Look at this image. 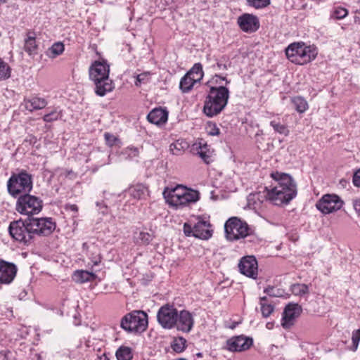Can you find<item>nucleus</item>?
I'll return each instance as SVG.
<instances>
[{
    "instance_id": "3",
    "label": "nucleus",
    "mask_w": 360,
    "mask_h": 360,
    "mask_svg": "<svg viewBox=\"0 0 360 360\" xmlns=\"http://www.w3.org/2000/svg\"><path fill=\"white\" fill-rule=\"evenodd\" d=\"M229 98V90L226 86L211 87L204 103V113L210 117L219 115L226 106Z\"/></svg>"
},
{
    "instance_id": "43",
    "label": "nucleus",
    "mask_w": 360,
    "mask_h": 360,
    "mask_svg": "<svg viewBox=\"0 0 360 360\" xmlns=\"http://www.w3.org/2000/svg\"><path fill=\"white\" fill-rule=\"evenodd\" d=\"M153 238V236L146 232H140L138 237V240L143 245H148Z\"/></svg>"
},
{
    "instance_id": "15",
    "label": "nucleus",
    "mask_w": 360,
    "mask_h": 360,
    "mask_svg": "<svg viewBox=\"0 0 360 360\" xmlns=\"http://www.w3.org/2000/svg\"><path fill=\"white\" fill-rule=\"evenodd\" d=\"M239 27L245 32L252 33L257 31L259 27L258 18L250 13H244L239 16L237 20Z\"/></svg>"
},
{
    "instance_id": "59",
    "label": "nucleus",
    "mask_w": 360,
    "mask_h": 360,
    "mask_svg": "<svg viewBox=\"0 0 360 360\" xmlns=\"http://www.w3.org/2000/svg\"><path fill=\"white\" fill-rule=\"evenodd\" d=\"M93 262L94 265H98L101 262V259H98V260L94 261Z\"/></svg>"
},
{
    "instance_id": "26",
    "label": "nucleus",
    "mask_w": 360,
    "mask_h": 360,
    "mask_svg": "<svg viewBox=\"0 0 360 360\" xmlns=\"http://www.w3.org/2000/svg\"><path fill=\"white\" fill-rule=\"evenodd\" d=\"M96 277L94 273L84 270H77L73 274V279L77 283H85L90 281Z\"/></svg>"
},
{
    "instance_id": "35",
    "label": "nucleus",
    "mask_w": 360,
    "mask_h": 360,
    "mask_svg": "<svg viewBox=\"0 0 360 360\" xmlns=\"http://www.w3.org/2000/svg\"><path fill=\"white\" fill-rule=\"evenodd\" d=\"M224 81L226 82V84L230 83V81H229L226 77H221L219 75H215L207 82L206 84L210 89L213 86L219 87V86H223L222 82Z\"/></svg>"
},
{
    "instance_id": "39",
    "label": "nucleus",
    "mask_w": 360,
    "mask_h": 360,
    "mask_svg": "<svg viewBox=\"0 0 360 360\" xmlns=\"http://www.w3.org/2000/svg\"><path fill=\"white\" fill-rule=\"evenodd\" d=\"M261 311L264 317H268L274 311V306L266 303V297L260 298Z\"/></svg>"
},
{
    "instance_id": "10",
    "label": "nucleus",
    "mask_w": 360,
    "mask_h": 360,
    "mask_svg": "<svg viewBox=\"0 0 360 360\" xmlns=\"http://www.w3.org/2000/svg\"><path fill=\"white\" fill-rule=\"evenodd\" d=\"M27 222L32 227L34 237L35 235L49 236L56 227V223L51 218L29 217Z\"/></svg>"
},
{
    "instance_id": "8",
    "label": "nucleus",
    "mask_w": 360,
    "mask_h": 360,
    "mask_svg": "<svg viewBox=\"0 0 360 360\" xmlns=\"http://www.w3.org/2000/svg\"><path fill=\"white\" fill-rule=\"evenodd\" d=\"M27 219L25 221L17 220L11 222L8 232L11 236L16 241L27 245L34 238L33 232Z\"/></svg>"
},
{
    "instance_id": "22",
    "label": "nucleus",
    "mask_w": 360,
    "mask_h": 360,
    "mask_svg": "<svg viewBox=\"0 0 360 360\" xmlns=\"http://www.w3.org/2000/svg\"><path fill=\"white\" fill-rule=\"evenodd\" d=\"M147 119L150 123L157 125L165 124L168 119V112L161 108H156L149 112Z\"/></svg>"
},
{
    "instance_id": "13",
    "label": "nucleus",
    "mask_w": 360,
    "mask_h": 360,
    "mask_svg": "<svg viewBox=\"0 0 360 360\" xmlns=\"http://www.w3.org/2000/svg\"><path fill=\"white\" fill-rule=\"evenodd\" d=\"M193 150L205 164L208 165L214 161V150L205 141L200 139L196 141L193 145Z\"/></svg>"
},
{
    "instance_id": "61",
    "label": "nucleus",
    "mask_w": 360,
    "mask_h": 360,
    "mask_svg": "<svg viewBox=\"0 0 360 360\" xmlns=\"http://www.w3.org/2000/svg\"><path fill=\"white\" fill-rule=\"evenodd\" d=\"M197 356H202V354H201V353H198V354H197Z\"/></svg>"
},
{
    "instance_id": "14",
    "label": "nucleus",
    "mask_w": 360,
    "mask_h": 360,
    "mask_svg": "<svg viewBox=\"0 0 360 360\" xmlns=\"http://www.w3.org/2000/svg\"><path fill=\"white\" fill-rule=\"evenodd\" d=\"M197 219L198 221L194 224V237L202 240H208L213 234L210 220L200 216Z\"/></svg>"
},
{
    "instance_id": "32",
    "label": "nucleus",
    "mask_w": 360,
    "mask_h": 360,
    "mask_svg": "<svg viewBox=\"0 0 360 360\" xmlns=\"http://www.w3.org/2000/svg\"><path fill=\"white\" fill-rule=\"evenodd\" d=\"M295 109L299 113H303L308 109L307 101L302 96H296L291 99Z\"/></svg>"
},
{
    "instance_id": "17",
    "label": "nucleus",
    "mask_w": 360,
    "mask_h": 360,
    "mask_svg": "<svg viewBox=\"0 0 360 360\" xmlns=\"http://www.w3.org/2000/svg\"><path fill=\"white\" fill-rule=\"evenodd\" d=\"M302 312V307L298 304H288L283 311L281 325L284 328H289L294 324V321Z\"/></svg>"
},
{
    "instance_id": "30",
    "label": "nucleus",
    "mask_w": 360,
    "mask_h": 360,
    "mask_svg": "<svg viewBox=\"0 0 360 360\" xmlns=\"http://www.w3.org/2000/svg\"><path fill=\"white\" fill-rule=\"evenodd\" d=\"M187 74L191 76L193 81L195 83L199 82L204 75L202 65L199 63H195Z\"/></svg>"
},
{
    "instance_id": "45",
    "label": "nucleus",
    "mask_w": 360,
    "mask_h": 360,
    "mask_svg": "<svg viewBox=\"0 0 360 360\" xmlns=\"http://www.w3.org/2000/svg\"><path fill=\"white\" fill-rule=\"evenodd\" d=\"M352 340V350L355 352L358 348V345H359V343L360 341V329L356 330L353 332Z\"/></svg>"
},
{
    "instance_id": "60",
    "label": "nucleus",
    "mask_w": 360,
    "mask_h": 360,
    "mask_svg": "<svg viewBox=\"0 0 360 360\" xmlns=\"http://www.w3.org/2000/svg\"><path fill=\"white\" fill-rule=\"evenodd\" d=\"M7 2V0H0V4H5Z\"/></svg>"
},
{
    "instance_id": "38",
    "label": "nucleus",
    "mask_w": 360,
    "mask_h": 360,
    "mask_svg": "<svg viewBox=\"0 0 360 360\" xmlns=\"http://www.w3.org/2000/svg\"><path fill=\"white\" fill-rule=\"evenodd\" d=\"M11 69L8 63L0 58V80H6L11 77Z\"/></svg>"
},
{
    "instance_id": "1",
    "label": "nucleus",
    "mask_w": 360,
    "mask_h": 360,
    "mask_svg": "<svg viewBox=\"0 0 360 360\" xmlns=\"http://www.w3.org/2000/svg\"><path fill=\"white\" fill-rule=\"evenodd\" d=\"M271 176L277 181V184L271 189L266 187V193H255L250 194L248 197V204L252 205L255 208L259 207L264 200H269L275 205H281L288 203L297 195V185L288 174L275 172Z\"/></svg>"
},
{
    "instance_id": "54",
    "label": "nucleus",
    "mask_w": 360,
    "mask_h": 360,
    "mask_svg": "<svg viewBox=\"0 0 360 360\" xmlns=\"http://www.w3.org/2000/svg\"><path fill=\"white\" fill-rule=\"evenodd\" d=\"M353 206L356 212L360 213V199L354 200L353 202Z\"/></svg>"
},
{
    "instance_id": "50",
    "label": "nucleus",
    "mask_w": 360,
    "mask_h": 360,
    "mask_svg": "<svg viewBox=\"0 0 360 360\" xmlns=\"http://www.w3.org/2000/svg\"><path fill=\"white\" fill-rule=\"evenodd\" d=\"M264 292L268 294L269 296L271 297H279L281 296L280 293L278 292V290L276 289L273 286H269L266 288L264 289Z\"/></svg>"
},
{
    "instance_id": "51",
    "label": "nucleus",
    "mask_w": 360,
    "mask_h": 360,
    "mask_svg": "<svg viewBox=\"0 0 360 360\" xmlns=\"http://www.w3.org/2000/svg\"><path fill=\"white\" fill-rule=\"evenodd\" d=\"M188 204H189V202L188 201L186 195H182L181 198H179L176 202H174V203H172V205L175 206V207H179V206H184Z\"/></svg>"
},
{
    "instance_id": "29",
    "label": "nucleus",
    "mask_w": 360,
    "mask_h": 360,
    "mask_svg": "<svg viewBox=\"0 0 360 360\" xmlns=\"http://www.w3.org/2000/svg\"><path fill=\"white\" fill-rule=\"evenodd\" d=\"M115 356L117 360H131L132 349L129 347L120 346L116 351Z\"/></svg>"
},
{
    "instance_id": "56",
    "label": "nucleus",
    "mask_w": 360,
    "mask_h": 360,
    "mask_svg": "<svg viewBox=\"0 0 360 360\" xmlns=\"http://www.w3.org/2000/svg\"><path fill=\"white\" fill-rule=\"evenodd\" d=\"M217 68L219 70H227L226 65L224 64V63H219V62L217 63Z\"/></svg>"
},
{
    "instance_id": "36",
    "label": "nucleus",
    "mask_w": 360,
    "mask_h": 360,
    "mask_svg": "<svg viewBox=\"0 0 360 360\" xmlns=\"http://www.w3.org/2000/svg\"><path fill=\"white\" fill-rule=\"evenodd\" d=\"M270 125L272 127L275 132L284 136L289 134V129L285 124H281L279 120H274L270 122Z\"/></svg>"
},
{
    "instance_id": "11",
    "label": "nucleus",
    "mask_w": 360,
    "mask_h": 360,
    "mask_svg": "<svg viewBox=\"0 0 360 360\" xmlns=\"http://www.w3.org/2000/svg\"><path fill=\"white\" fill-rule=\"evenodd\" d=\"M343 201L336 195H324L316 204V208L326 214L340 210Z\"/></svg>"
},
{
    "instance_id": "44",
    "label": "nucleus",
    "mask_w": 360,
    "mask_h": 360,
    "mask_svg": "<svg viewBox=\"0 0 360 360\" xmlns=\"http://www.w3.org/2000/svg\"><path fill=\"white\" fill-rule=\"evenodd\" d=\"M60 117V112L56 110H53L50 113L46 114L43 117V120L46 122H51L53 121L58 120Z\"/></svg>"
},
{
    "instance_id": "5",
    "label": "nucleus",
    "mask_w": 360,
    "mask_h": 360,
    "mask_svg": "<svg viewBox=\"0 0 360 360\" xmlns=\"http://www.w3.org/2000/svg\"><path fill=\"white\" fill-rule=\"evenodd\" d=\"M224 231L226 238L230 241L245 238L252 233L247 222L237 217H232L225 222Z\"/></svg>"
},
{
    "instance_id": "9",
    "label": "nucleus",
    "mask_w": 360,
    "mask_h": 360,
    "mask_svg": "<svg viewBox=\"0 0 360 360\" xmlns=\"http://www.w3.org/2000/svg\"><path fill=\"white\" fill-rule=\"evenodd\" d=\"M179 311L173 305L165 304L162 306L157 314V319L160 325L165 329H172L176 323Z\"/></svg>"
},
{
    "instance_id": "46",
    "label": "nucleus",
    "mask_w": 360,
    "mask_h": 360,
    "mask_svg": "<svg viewBox=\"0 0 360 360\" xmlns=\"http://www.w3.org/2000/svg\"><path fill=\"white\" fill-rule=\"evenodd\" d=\"M149 79H150V73L149 72H143V73L139 74L136 77L135 85L140 86L142 83H146L149 81Z\"/></svg>"
},
{
    "instance_id": "48",
    "label": "nucleus",
    "mask_w": 360,
    "mask_h": 360,
    "mask_svg": "<svg viewBox=\"0 0 360 360\" xmlns=\"http://www.w3.org/2000/svg\"><path fill=\"white\" fill-rule=\"evenodd\" d=\"M348 14V11L347 9L344 8H338L333 13V17L335 19H343Z\"/></svg>"
},
{
    "instance_id": "28",
    "label": "nucleus",
    "mask_w": 360,
    "mask_h": 360,
    "mask_svg": "<svg viewBox=\"0 0 360 360\" xmlns=\"http://www.w3.org/2000/svg\"><path fill=\"white\" fill-rule=\"evenodd\" d=\"M186 340L181 337H175L171 342V347L176 353H181L186 348Z\"/></svg>"
},
{
    "instance_id": "37",
    "label": "nucleus",
    "mask_w": 360,
    "mask_h": 360,
    "mask_svg": "<svg viewBox=\"0 0 360 360\" xmlns=\"http://www.w3.org/2000/svg\"><path fill=\"white\" fill-rule=\"evenodd\" d=\"M290 290L293 295L302 296L309 292V288L303 283H295L291 285Z\"/></svg>"
},
{
    "instance_id": "55",
    "label": "nucleus",
    "mask_w": 360,
    "mask_h": 360,
    "mask_svg": "<svg viewBox=\"0 0 360 360\" xmlns=\"http://www.w3.org/2000/svg\"><path fill=\"white\" fill-rule=\"evenodd\" d=\"M354 22L360 24V10H357L355 12Z\"/></svg>"
},
{
    "instance_id": "4",
    "label": "nucleus",
    "mask_w": 360,
    "mask_h": 360,
    "mask_svg": "<svg viewBox=\"0 0 360 360\" xmlns=\"http://www.w3.org/2000/svg\"><path fill=\"white\" fill-rule=\"evenodd\" d=\"M32 187V175L25 169H19L17 172L12 173L7 181L8 192L14 198L22 193H30Z\"/></svg>"
},
{
    "instance_id": "18",
    "label": "nucleus",
    "mask_w": 360,
    "mask_h": 360,
    "mask_svg": "<svg viewBox=\"0 0 360 360\" xmlns=\"http://www.w3.org/2000/svg\"><path fill=\"white\" fill-rule=\"evenodd\" d=\"M17 266L13 264L4 260L0 261V283H11L16 276Z\"/></svg>"
},
{
    "instance_id": "49",
    "label": "nucleus",
    "mask_w": 360,
    "mask_h": 360,
    "mask_svg": "<svg viewBox=\"0 0 360 360\" xmlns=\"http://www.w3.org/2000/svg\"><path fill=\"white\" fill-rule=\"evenodd\" d=\"M184 233L186 236H193L194 237V225L192 226L188 223H184L183 227Z\"/></svg>"
},
{
    "instance_id": "16",
    "label": "nucleus",
    "mask_w": 360,
    "mask_h": 360,
    "mask_svg": "<svg viewBox=\"0 0 360 360\" xmlns=\"http://www.w3.org/2000/svg\"><path fill=\"white\" fill-rule=\"evenodd\" d=\"M174 328L178 331L185 333H190L194 325V319L192 314L187 310H181L178 312Z\"/></svg>"
},
{
    "instance_id": "31",
    "label": "nucleus",
    "mask_w": 360,
    "mask_h": 360,
    "mask_svg": "<svg viewBox=\"0 0 360 360\" xmlns=\"http://www.w3.org/2000/svg\"><path fill=\"white\" fill-rule=\"evenodd\" d=\"M65 50L64 44L62 42H55L46 52V55L51 58H55L61 55Z\"/></svg>"
},
{
    "instance_id": "41",
    "label": "nucleus",
    "mask_w": 360,
    "mask_h": 360,
    "mask_svg": "<svg viewBox=\"0 0 360 360\" xmlns=\"http://www.w3.org/2000/svg\"><path fill=\"white\" fill-rule=\"evenodd\" d=\"M249 6L256 9H261L267 7L270 4V0H246Z\"/></svg>"
},
{
    "instance_id": "2",
    "label": "nucleus",
    "mask_w": 360,
    "mask_h": 360,
    "mask_svg": "<svg viewBox=\"0 0 360 360\" xmlns=\"http://www.w3.org/2000/svg\"><path fill=\"white\" fill-rule=\"evenodd\" d=\"M110 66L106 61H94L89 69V79L94 84L95 94L101 97L115 89V84L109 77Z\"/></svg>"
},
{
    "instance_id": "6",
    "label": "nucleus",
    "mask_w": 360,
    "mask_h": 360,
    "mask_svg": "<svg viewBox=\"0 0 360 360\" xmlns=\"http://www.w3.org/2000/svg\"><path fill=\"white\" fill-rule=\"evenodd\" d=\"M148 326V316L143 311H134L125 315L121 321V327L129 332H143Z\"/></svg>"
},
{
    "instance_id": "42",
    "label": "nucleus",
    "mask_w": 360,
    "mask_h": 360,
    "mask_svg": "<svg viewBox=\"0 0 360 360\" xmlns=\"http://www.w3.org/2000/svg\"><path fill=\"white\" fill-rule=\"evenodd\" d=\"M185 195L189 203L195 202L199 200V193L194 190H186Z\"/></svg>"
},
{
    "instance_id": "12",
    "label": "nucleus",
    "mask_w": 360,
    "mask_h": 360,
    "mask_svg": "<svg viewBox=\"0 0 360 360\" xmlns=\"http://www.w3.org/2000/svg\"><path fill=\"white\" fill-rule=\"evenodd\" d=\"M239 271L250 278H256L258 273V264L252 255L242 257L238 263Z\"/></svg>"
},
{
    "instance_id": "33",
    "label": "nucleus",
    "mask_w": 360,
    "mask_h": 360,
    "mask_svg": "<svg viewBox=\"0 0 360 360\" xmlns=\"http://www.w3.org/2000/svg\"><path fill=\"white\" fill-rule=\"evenodd\" d=\"M195 82L193 81L191 76L187 73L181 79L179 88L184 93L190 91Z\"/></svg>"
},
{
    "instance_id": "40",
    "label": "nucleus",
    "mask_w": 360,
    "mask_h": 360,
    "mask_svg": "<svg viewBox=\"0 0 360 360\" xmlns=\"http://www.w3.org/2000/svg\"><path fill=\"white\" fill-rule=\"evenodd\" d=\"M186 146V143L176 141L169 146V150L173 155H179L183 153Z\"/></svg>"
},
{
    "instance_id": "52",
    "label": "nucleus",
    "mask_w": 360,
    "mask_h": 360,
    "mask_svg": "<svg viewBox=\"0 0 360 360\" xmlns=\"http://www.w3.org/2000/svg\"><path fill=\"white\" fill-rule=\"evenodd\" d=\"M104 137H105L106 142L110 146H112L116 141V138L115 137V136H113L112 134H110V133H107V132L105 133Z\"/></svg>"
},
{
    "instance_id": "20",
    "label": "nucleus",
    "mask_w": 360,
    "mask_h": 360,
    "mask_svg": "<svg viewBox=\"0 0 360 360\" xmlns=\"http://www.w3.org/2000/svg\"><path fill=\"white\" fill-rule=\"evenodd\" d=\"M304 42H294L285 49V55L292 63L301 65L302 51Z\"/></svg>"
},
{
    "instance_id": "21",
    "label": "nucleus",
    "mask_w": 360,
    "mask_h": 360,
    "mask_svg": "<svg viewBox=\"0 0 360 360\" xmlns=\"http://www.w3.org/2000/svg\"><path fill=\"white\" fill-rule=\"evenodd\" d=\"M47 104L48 102L45 98L37 96L25 98L23 101L25 108L30 112L41 110L44 108Z\"/></svg>"
},
{
    "instance_id": "27",
    "label": "nucleus",
    "mask_w": 360,
    "mask_h": 360,
    "mask_svg": "<svg viewBox=\"0 0 360 360\" xmlns=\"http://www.w3.org/2000/svg\"><path fill=\"white\" fill-rule=\"evenodd\" d=\"M146 191L147 188L144 185L139 184L130 186L127 193L133 198L139 200L144 196Z\"/></svg>"
},
{
    "instance_id": "34",
    "label": "nucleus",
    "mask_w": 360,
    "mask_h": 360,
    "mask_svg": "<svg viewBox=\"0 0 360 360\" xmlns=\"http://www.w3.org/2000/svg\"><path fill=\"white\" fill-rule=\"evenodd\" d=\"M121 155H122L125 160H133L139 157V149L134 146L127 147L122 151Z\"/></svg>"
},
{
    "instance_id": "47",
    "label": "nucleus",
    "mask_w": 360,
    "mask_h": 360,
    "mask_svg": "<svg viewBox=\"0 0 360 360\" xmlns=\"http://www.w3.org/2000/svg\"><path fill=\"white\" fill-rule=\"evenodd\" d=\"M207 132L210 136H217L219 134V129L217 127L216 124L209 122L206 127Z\"/></svg>"
},
{
    "instance_id": "7",
    "label": "nucleus",
    "mask_w": 360,
    "mask_h": 360,
    "mask_svg": "<svg viewBox=\"0 0 360 360\" xmlns=\"http://www.w3.org/2000/svg\"><path fill=\"white\" fill-rule=\"evenodd\" d=\"M42 207V200L39 198L27 193L18 198L15 209L21 214L30 216L39 214Z\"/></svg>"
},
{
    "instance_id": "25",
    "label": "nucleus",
    "mask_w": 360,
    "mask_h": 360,
    "mask_svg": "<svg viewBox=\"0 0 360 360\" xmlns=\"http://www.w3.org/2000/svg\"><path fill=\"white\" fill-rule=\"evenodd\" d=\"M24 49L29 55L35 54L37 53V45L36 44L34 33H27V37L25 39Z\"/></svg>"
},
{
    "instance_id": "58",
    "label": "nucleus",
    "mask_w": 360,
    "mask_h": 360,
    "mask_svg": "<svg viewBox=\"0 0 360 360\" xmlns=\"http://www.w3.org/2000/svg\"><path fill=\"white\" fill-rule=\"evenodd\" d=\"M266 328H267L268 329H271V328H273V323H272L269 322V323H266Z\"/></svg>"
},
{
    "instance_id": "57",
    "label": "nucleus",
    "mask_w": 360,
    "mask_h": 360,
    "mask_svg": "<svg viewBox=\"0 0 360 360\" xmlns=\"http://www.w3.org/2000/svg\"><path fill=\"white\" fill-rule=\"evenodd\" d=\"M70 210H72V211L77 212L78 208H77V206L76 205H70Z\"/></svg>"
},
{
    "instance_id": "19",
    "label": "nucleus",
    "mask_w": 360,
    "mask_h": 360,
    "mask_svg": "<svg viewBox=\"0 0 360 360\" xmlns=\"http://www.w3.org/2000/svg\"><path fill=\"white\" fill-rule=\"evenodd\" d=\"M252 345V339L240 335L233 337L226 342V346L231 352H241L250 348Z\"/></svg>"
},
{
    "instance_id": "23",
    "label": "nucleus",
    "mask_w": 360,
    "mask_h": 360,
    "mask_svg": "<svg viewBox=\"0 0 360 360\" xmlns=\"http://www.w3.org/2000/svg\"><path fill=\"white\" fill-rule=\"evenodd\" d=\"M301 53L302 61L300 65H302L314 60L318 55V50L315 46H308L305 43H304V46L302 47V51Z\"/></svg>"
},
{
    "instance_id": "53",
    "label": "nucleus",
    "mask_w": 360,
    "mask_h": 360,
    "mask_svg": "<svg viewBox=\"0 0 360 360\" xmlns=\"http://www.w3.org/2000/svg\"><path fill=\"white\" fill-rule=\"evenodd\" d=\"M353 184L357 187H360V169H358L353 176Z\"/></svg>"
},
{
    "instance_id": "24",
    "label": "nucleus",
    "mask_w": 360,
    "mask_h": 360,
    "mask_svg": "<svg viewBox=\"0 0 360 360\" xmlns=\"http://www.w3.org/2000/svg\"><path fill=\"white\" fill-rule=\"evenodd\" d=\"M186 190V187L179 185L169 191H165L163 194L167 201L172 205L176 202L179 198H181L182 195H184Z\"/></svg>"
}]
</instances>
